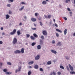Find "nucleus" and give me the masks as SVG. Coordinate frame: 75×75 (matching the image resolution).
<instances>
[{
  "instance_id": "f257e3e1",
  "label": "nucleus",
  "mask_w": 75,
  "mask_h": 75,
  "mask_svg": "<svg viewBox=\"0 0 75 75\" xmlns=\"http://www.w3.org/2000/svg\"><path fill=\"white\" fill-rule=\"evenodd\" d=\"M24 49L23 48H22L21 49V51L19 50H16L14 52L15 54H17V53H21V52L22 54H23L24 52Z\"/></svg>"
},
{
  "instance_id": "f03ea898",
  "label": "nucleus",
  "mask_w": 75,
  "mask_h": 75,
  "mask_svg": "<svg viewBox=\"0 0 75 75\" xmlns=\"http://www.w3.org/2000/svg\"><path fill=\"white\" fill-rule=\"evenodd\" d=\"M17 42V39L16 38H14L13 40V44H16Z\"/></svg>"
},
{
  "instance_id": "7ed1b4c3",
  "label": "nucleus",
  "mask_w": 75,
  "mask_h": 75,
  "mask_svg": "<svg viewBox=\"0 0 75 75\" xmlns=\"http://www.w3.org/2000/svg\"><path fill=\"white\" fill-rule=\"evenodd\" d=\"M42 32L43 35H48L47 32L46 30H42Z\"/></svg>"
},
{
  "instance_id": "20e7f679",
  "label": "nucleus",
  "mask_w": 75,
  "mask_h": 75,
  "mask_svg": "<svg viewBox=\"0 0 75 75\" xmlns=\"http://www.w3.org/2000/svg\"><path fill=\"white\" fill-rule=\"evenodd\" d=\"M3 71H4V72H5V74H6V75H9L10 74V73H9V72H7L8 71H7V69H4L3 70Z\"/></svg>"
},
{
  "instance_id": "39448f33",
  "label": "nucleus",
  "mask_w": 75,
  "mask_h": 75,
  "mask_svg": "<svg viewBox=\"0 0 75 75\" xmlns=\"http://www.w3.org/2000/svg\"><path fill=\"white\" fill-rule=\"evenodd\" d=\"M16 29H14L13 30L12 32H11L10 33V34L11 35H14V34L15 33H16Z\"/></svg>"
},
{
  "instance_id": "423d86ee",
  "label": "nucleus",
  "mask_w": 75,
  "mask_h": 75,
  "mask_svg": "<svg viewBox=\"0 0 75 75\" xmlns=\"http://www.w3.org/2000/svg\"><path fill=\"white\" fill-rule=\"evenodd\" d=\"M69 66L70 69V70H71V71H74V68H73V67H72L71 65L70 64L69 65Z\"/></svg>"
},
{
  "instance_id": "0eeeda50",
  "label": "nucleus",
  "mask_w": 75,
  "mask_h": 75,
  "mask_svg": "<svg viewBox=\"0 0 75 75\" xmlns=\"http://www.w3.org/2000/svg\"><path fill=\"white\" fill-rule=\"evenodd\" d=\"M21 67H19L18 68V70H16V71H15V72L16 73H17V72H19V71H20L21 70Z\"/></svg>"
},
{
  "instance_id": "6e6552de",
  "label": "nucleus",
  "mask_w": 75,
  "mask_h": 75,
  "mask_svg": "<svg viewBox=\"0 0 75 75\" xmlns=\"http://www.w3.org/2000/svg\"><path fill=\"white\" fill-rule=\"evenodd\" d=\"M40 56V55H38L37 56H36L35 57V60H38V59H39Z\"/></svg>"
},
{
  "instance_id": "1a4fd4ad",
  "label": "nucleus",
  "mask_w": 75,
  "mask_h": 75,
  "mask_svg": "<svg viewBox=\"0 0 75 75\" xmlns=\"http://www.w3.org/2000/svg\"><path fill=\"white\" fill-rule=\"evenodd\" d=\"M31 20L32 21L35 22V21H37V19H36V18H32L31 19Z\"/></svg>"
},
{
  "instance_id": "9d476101",
  "label": "nucleus",
  "mask_w": 75,
  "mask_h": 75,
  "mask_svg": "<svg viewBox=\"0 0 75 75\" xmlns=\"http://www.w3.org/2000/svg\"><path fill=\"white\" fill-rule=\"evenodd\" d=\"M51 52H52V53H53V54H57V51H56L55 50H52Z\"/></svg>"
},
{
  "instance_id": "9b49d317",
  "label": "nucleus",
  "mask_w": 75,
  "mask_h": 75,
  "mask_svg": "<svg viewBox=\"0 0 75 75\" xmlns=\"http://www.w3.org/2000/svg\"><path fill=\"white\" fill-rule=\"evenodd\" d=\"M43 41L42 40H40V45H42L43 44Z\"/></svg>"
},
{
  "instance_id": "f8f14e48",
  "label": "nucleus",
  "mask_w": 75,
  "mask_h": 75,
  "mask_svg": "<svg viewBox=\"0 0 75 75\" xmlns=\"http://www.w3.org/2000/svg\"><path fill=\"white\" fill-rule=\"evenodd\" d=\"M67 29H65L64 31V35H66V34H67Z\"/></svg>"
},
{
  "instance_id": "ddd939ff",
  "label": "nucleus",
  "mask_w": 75,
  "mask_h": 75,
  "mask_svg": "<svg viewBox=\"0 0 75 75\" xmlns=\"http://www.w3.org/2000/svg\"><path fill=\"white\" fill-rule=\"evenodd\" d=\"M33 63L34 62L31 61L28 63V64H29V65H32V64H33Z\"/></svg>"
},
{
  "instance_id": "4468645a",
  "label": "nucleus",
  "mask_w": 75,
  "mask_h": 75,
  "mask_svg": "<svg viewBox=\"0 0 75 75\" xmlns=\"http://www.w3.org/2000/svg\"><path fill=\"white\" fill-rule=\"evenodd\" d=\"M56 31H58V32H59V33H62V31L60 30H59V29H56Z\"/></svg>"
},
{
  "instance_id": "2eb2a0df",
  "label": "nucleus",
  "mask_w": 75,
  "mask_h": 75,
  "mask_svg": "<svg viewBox=\"0 0 75 75\" xmlns=\"http://www.w3.org/2000/svg\"><path fill=\"white\" fill-rule=\"evenodd\" d=\"M30 38L32 40H34L35 38V37H33V36H30Z\"/></svg>"
},
{
  "instance_id": "dca6fc26",
  "label": "nucleus",
  "mask_w": 75,
  "mask_h": 75,
  "mask_svg": "<svg viewBox=\"0 0 75 75\" xmlns=\"http://www.w3.org/2000/svg\"><path fill=\"white\" fill-rule=\"evenodd\" d=\"M17 33L18 34V35H19L21 34V33H20V30L18 31Z\"/></svg>"
},
{
  "instance_id": "f3484780",
  "label": "nucleus",
  "mask_w": 75,
  "mask_h": 75,
  "mask_svg": "<svg viewBox=\"0 0 75 75\" xmlns=\"http://www.w3.org/2000/svg\"><path fill=\"white\" fill-rule=\"evenodd\" d=\"M9 17H10V16H9V15H8L7 14L6 15V19H8V18H9Z\"/></svg>"
},
{
  "instance_id": "a211bd4d",
  "label": "nucleus",
  "mask_w": 75,
  "mask_h": 75,
  "mask_svg": "<svg viewBox=\"0 0 75 75\" xmlns=\"http://www.w3.org/2000/svg\"><path fill=\"white\" fill-rule=\"evenodd\" d=\"M34 68L35 69H38V65H35Z\"/></svg>"
},
{
  "instance_id": "6ab92c4d",
  "label": "nucleus",
  "mask_w": 75,
  "mask_h": 75,
  "mask_svg": "<svg viewBox=\"0 0 75 75\" xmlns=\"http://www.w3.org/2000/svg\"><path fill=\"white\" fill-rule=\"evenodd\" d=\"M57 45H59V46H61V42H59L57 44Z\"/></svg>"
},
{
  "instance_id": "aec40b11",
  "label": "nucleus",
  "mask_w": 75,
  "mask_h": 75,
  "mask_svg": "<svg viewBox=\"0 0 75 75\" xmlns=\"http://www.w3.org/2000/svg\"><path fill=\"white\" fill-rule=\"evenodd\" d=\"M47 64L48 65H50V64H51V61H49L47 62Z\"/></svg>"
},
{
  "instance_id": "412c9836",
  "label": "nucleus",
  "mask_w": 75,
  "mask_h": 75,
  "mask_svg": "<svg viewBox=\"0 0 75 75\" xmlns=\"http://www.w3.org/2000/svg\"><path fill=\"white\" fill-rule=\"evenodd\" d=\"M42 4H47V2L45 1H43L42 2Z\"/></svg>"
},
{
  "instance_id": "4be33fe9",
  "label": "nucleus",
  "mask_w": 75,
  "mask_h": 75,
  "mask_svg": "<svg viewBox=\"0 0 75 75\" xmlns=\"http://www.w3.org/2000/svg\"><path fill=\"white\" fill-rule=\"evenodd\" d=\"M70 74L72 75V74H75V71H70Z\"/></svg>"
},
{
  "instance_id": "5701e85b",
  "label": "nucleus",
  "mask_w": 75,
  "mask_h": 75,
  "mask_svg": "<svg viewBox=\"0 0 75 75\" xmlns=\"http://www.w3.org/2000/svg\"><path fill=\"white\" fill-rule=\"evenodd\" d=\"M35 44H36V43L33 42L32 43L31 45H32V46H34V45H35Z\"/></svg>"
},
{
  "instance_id": "b1692460",
  "label": "nucleus",
  "mask_w": 75,
  "mask_h": 75,
  "mask_svg": "<svg viewBox=\"0 0 75 75\" xmlns=\"http://www.w3.org/2000/svg\"><path fill=\"white\" fill-rule=\"evenodd\" d=\"M24 6H23L22 7L19 9V11H21L22 10H23V9H24Z\"/></svg>"
},
{
  "instance_id": "393cba45",
  "label": "nucleus",
  "mask_w": 75,
  "mask_h": 75,
  "mask_svg": "<svg viewBox=\"0 0 75 75\" xmlns=\"http://www.w3.org/2000/svg\"><path fill=\"white\" fill-rule=\"evenodd\" d=\"M60 68H61V69H64V66H60Z\"/></svg>"
},
{
  "instance_id": "a878e982",
  "label": "nucleus",
  "mask_w": 75,
  "mask_h": 75,
  "mask_svg": "<svg viewBox=\"0 0 75 75\" xmlns=\"http://www.w3.org/2000/svg\"><path fill=\"white\" fill-rule=\"evenodd\" d=\"M38 49L39 50L41 49V46L40 45H38Z\"/></svg>"
},
{
  "instance_id": "bb28decb",
  "label": "nucleus",
  "mask_w": 75,
  "mask_h": 75,
  "mask_svg": "<svg viewBox=\"0 0 75 75\" xmlns=\"http://www.w3.org/2000/svg\"><path fill=\"white\" fill-rule=\"evenodd\" d=\"M40 71H41V72H43L44 71V70L42 68H40Z\"/></svg>"
},
{
  "instance_id": "cd10ccee",
  "label": "nucleus",
  "mask_w": 75,
  "mask_h": 75,
  "mask_svg": "<svg viewBox=\"0 0 75 75\" xmlns=\"http://www.w3.org/2000/svg\"><path fill=\"white\" fill-rule=\"evenodd\" d=\"M51 17V15H48V16L47 17V18H50Z\"/></svg>"
},
{
  "instance_id": "c85d7f7f",
  "label": "nucleus",
  "mask_w": 75,
  "mask_h": 75,
  "mask_svg": "<svg viewBox=\"0 0 75 75\" xmlns=\"http://www.w3.org/2000/svg\"><path fill=\"white\" fill-rule=\"evenodd\" d=\"M31 74V71H30L28 72V75H30Z\"/></svg>"
},
{
  "instance_id": "c756f323",
  "label": "nucleus",
  "mask_w": 75,
  "mask_h": 75,
  "mask_svg": "<svg viewBox=\"0 0 75 75\" xmlns=\"http://www.w3.org/2000/svg\"><path fill=\"white\" fill-rule=\"evenodd\" d=\"M35 15L36 17H37V16L39 15V14L38 13H35Z\"/></svg>"
},
{
  "instance_id": "7c9ffc66",
  "label": "nucleus",
  "mask_w": 75,
  "mask_h": 75,
  "mask_svg": "<svg viewBox=\"0 0 75 75\" xmlns=\"http://www.w3.org/2000/svg\"><path fill=\"white\" fill-rule=\"evenodd\" d=\"M26 37L27 38H29L30 37V35L28 34H26Z\"/></svg>"
},
{
  "instance_id": "2f4dec72",
  "label": "nucleus",
  "mask_w": 75,
  "mask_h": 75,
  "mask_svg": "<svg viewBox=\"0 0 75 75\" xmlns=\"http://www.w3.org/2000/svg\"><path fill=\"white\" fill-rule=\"evenodd\" d=\"M66 68L67 70H68V71H69V67H68V66H67Z\"/></svg>"
},
{
  "instance_id": "473e14b6",
  "label": "nucleus",
  "mask_w": 75,
  "mask_h": 75,
  "mask_svg": "<svg viewBox=\"0 0 75 75\" xmlns=\"http://www.w3.org/2000/svg\"><path fill=\"white\" fill-rule=\"evenodd\" d=\"M33 35L35 37H37V35L35 33H34L33 34Z\"/></svg>"
},
{
  "instance_id": "72a5a7b5",
  "label": "nucleus",
  "mask_w": 75,
  "mask_h": 75,
  "mask_svg": "<svg viewBox=\"0 0 75 75\" xmlns=\"http://www.w3.org/2000/svg\"><path fill=\"white\" fill-rule=\"evenodd\" d=\"M40 25H41V26H42V25H43V24L42 23V22H40Z\"/></svg>"
},
{
  "instance_id": "f704fd0d",
  "label": "nucleus",
  "mask_w": 75,
  "mask_h": 75,
  "mask_svg": "<svg viewBox=\"0 0 75 75\" xmlns=\"http://www.w3.org/2000/svg\"><path fill=\"white\" fill-rule=\"evenodd\" d=\"M31 29H32V30H36L37 29L36 28H31Z\"/></svg>"
},
{
  "instance_id": "c9c22d12",
  "label": "nucleus",
  "mask_w": 75,
  "mask_h": 75,
  "mask_svg": "<svg viewBox=\"0 0 75 75\" xmlns=\"http://www.w3.org/2000/svg\"><path fill=\"white\" fill-rule=\"evenodd\" d=\"M41 38H42V39L43 40H44V36L42 35Z\"/></svg>"
},
{
  "instance_id": "e433bc0d",
  "label": "nucleus",
  "mask_w": 75,
  "mask_h": 75,
  "mask_svg": "<svg viewBox=\"0 0 75 75\" xmlns=\"http://www.w3.org/2000/svg\"><path fill=\"white\" fill-rule=\"evenodd\" d=\"M70 1V0H66V3H68V1Z\"/></svg>"
},
{
  "instance_id": "4c0bfd02",
  "label": "nucleus",
  "mask_w": 75,
  "mask_h": 75,
  "mask_svg": "<svg viewBox=\"0 0 75 75\" xmlns=\"http://www.w3.org/2000/svg\"><path fill=\"white\" fill-rule=\"evenodd\" d=\"M56 35L57 37H59V34H58V33H56Z\"/></svg>"
},
{
  "instance_id": "58836bf2",
  "label": "nucleus",
  "mask_w": 75,
  "mask_h": 75,
  "mask_svg": "<svg viewBox=\"0 0 75 75\" xmlns=\"http://www.w3.org/2000/svg\"><path fill=\"white\" fill-rule=\"evenodd\" d=\"M57 74L58 75H61V73L59 71L57 72Z\"/></svg>"
},
{
  "instance_id": "ea45409f",
  "label": "nucleus",
  "mask_w": 75,
  "mask_h": 75,
  "mask_svg": "<svg viewBox=\"0 0 75 75\" xmlns=\"http://www.w3.org/2000/svg\"><path fill=\"white\" fill-rule=\"evenodd\" d=\"M52 74H53V75H56V73H55V72L53 71V73H52Z\"/></svg>"
},
{
  "instance_id": "a19ab883",
  "label": "nucleus",
  "mask_w": 75,
  "mask_h": 75,
  "mask_svg": "<svg viewBox=\"0 0 75 75\" xmlns=\"http://www.w3.org/2000/svg\"><path fill=\"white\" fill-rule=\"evenodd\" d=\"M69 13H70V16H72V12H69Z\"/></svg>"
},
{
  "instance_id": "79ce46f5",
  "label": "nucleus",
  "mask_w": 75,
  "mask_h": 75,
  "mask_svg": "<svg viewBox=\"0 0 75 75\" xmlns=\"http://www.w3.org/2000/svg\"><path fill=\"white\" fill-rule=\"evenodd\" d=\"M23 17L25 19H26L27 18V16H23Z\"/></svg>"
},
{
  "instance_id": "37998d69",
  "label": "nucleus",
  "mask_w": 75,
  "mask_h": 75,
  "mask_svg": "<svg viewBox=\"0 0 75 75\" xmlns=\"http://www.w3.org/2000/svg\"><path fill=\"white\" fill-rule=\"evenodd\" d=\"M55 41L53 40L52 41V44H55Z\"/></svg>"
},
{
  "instance_id": "c03bdc74",
  "label": "nucleus",
  "mask_w": 75,
  "mask_h": 75,
  "mask_svg": "<svg viewBox=\"0 0 75 75\" xmlns=\"http://www.w3.org/2000/svg\"><path fill=\"white\" fill-rule=\"evenodd\" d=\"M3 44V41H0V44Z\"/></svg>"
},
{
  "instance_id": "a18cd8bd",
  "label": "nucleus",
  "mask_w": 75,
  "mask_h": 75,
  "mask_svg": "<svg viewBox=\"0 0 75 75\" xmlns=\"http://www.w3.org/2000/svg\"><path fill=\"white\" fill-rule=\"evenodd\" d=\"M44 16H45V17L46 18H48V17L46 15H44Z\"/></svg>"
},
{
  "instance_id": "49530a36",
  "label": "nucleus",
  "mask_w": 75,
  "mask_h": 75,
  "mask_svg": "<svg viewBox=\"0 0 75 75\" xmlns=\"http://www.w3.org/2000/svg\"><path fill=\"white\" fill-rule=\"evenodd\" d=\"M21 4H25V3H24V2H21Z\"/></svg>"
},
{
  "instance_id": "de8ad7c7",
  "label": "nucleus",
  "mask_w": 75,
  "mask_h": 75,
  "mask_svg": "<svg viewBox=\"0 0 75 75\" xmlns=\"http://www.w3.org/2000/svg\"><path fill=\"white\" fill-rule=\"evenodd\" d=\"M66 58L67 59H69V58H68V56L66 57Z\"/></svg>"
},
{
  "instance_id": "09e8293b",
  "label": "nucleus",
  "mask_w": 75,
  "mask_h": 75,
  "mask_svg": "<svg viewBox=\"0 0 75 75\" xmlns=\"http://www.w3.org/2000/svg\"><path fill=\"white\" fill-rule=\"evenodd\" d=\"M10 1H11V2H13L14 1V0H10Z\"/></svg>"
},
{
  "instance_id": "8fccbe9b",
  "label": "nucleus",
  "mask_w": 75,
  "mask_h": 75,
  "mask_svg": "<svg viewBox=\"0 0 75 75\" xmlns=\"http://www.w3.org/2000/svg\"><path fill=\"white\" fill-rule=\"evenodd\" d=\"M67 10L68 11H71V10H70V9L69 8H67Z\"/></svg>"
},
{
  "instance_id": "3c124183",
  "label": "nucleus",
  "mask_w": 75,
  "mask_h": 75,
  "mask_svg": "<svg viewBox=\"0 0 75 75\" xmlns=\"http://www.w3.org/2000/svg\"><path fill=\"white\" fill-rule=\"evenodd\" d=\"M64 19L65 20L67 21V18L65 17L64 18Z\"/></svg>"
},
{
  "instance_id": "603ef678",
  "label": "nucleus",
  "mask_w": 75,
  "mask_h": 75,
  "mask_svg": "<svg viewBox=\"0 0 75 75\" xmlns=\"http://www.w3.org/2000/svg\"><path fill=\"white\" fill-rule=\"evenodd\" d=\"M38 20H41V17H40L38 18Z\"/></svg>"
},
{
  "instance_id": "864d4df0",
  "label": "nucleus",
  "mask_w": 75,
  "mask_h": 75,
  "mask_svg": "<svg viewBox=\"0 0 75 75\" xmlns=\"http://www.w3.org/2000/svg\"><path fill=\"white\" fill-rule=\"evenodd\" d=\"M7 7H10V4H7Z\"/></svg>"
},
{
  "instance_id": "5fc2aeb1",
  "label": "nucleus",
  "mask_w": 75,
  "mask_h": 75,
  "mask_svg": "<svg viewBox=\"0 0 75 75\" xmlns=\"http://www.w3.org/2000/svg\"><path fill=\"white\" fill-rule=\"evenodd\" d=\"M55 27H58V25H57V24L56 23L55 24Z\"/></svg>"
},
{
  "instance_id": "6e6d98bb",
  "label": "nucleus",
  "mask_w": 75,
  "mask_h": 75,
  "mask_svg": "<svg viewBox=\"0 0 75 75\" xmlns=\"http://www.w3.org/2000/svg\"><path fill=\"white\" fill-rule=\"evenodd\" d=\"M2 64H3V63H0V65L1 66V67H2Z\"/></svg>"
},
{
  "instance_id": "4d7b16f0",
  "label": "nucleus",
  "mask_w": 75,
  "mask_h": 75,
  "mask_svg": "<svg viewBox=\"0 0 75 75\" xmlns=\"http://www.w3.org/2000/svg\"><path fill=\"white\" fill-rule=\"evenodd\" d=\"M22 25V23H20L19 24V25Z\"/></svg>"
},
{
  "instance_id": "13d9d810",
  "label": "nucleus",
  "mask_w": 75,
  "mask_h": 75,
  "mask_svg": "<svg viewBox=\"0 0 75 75\" xmlns=\"http://www.w3.org/2000/svg\"><path fill=\"white\" fill-rule=\"evenodd\" d=\"M1 30H3V28L1 27Z\"/></svg>"
},
{
  "instance_id": "bf43d9fd",
  "label": "nucleus",
  "mask_w": 75,
  "mask_h": 75,
  "mask_svg": "<svg viewBox=\"0 0 75 75\" xmlns=\"http://www.w3.org/2000/svg\"><path fill=\"white\" fill-rule=\"evenodd\" d=\"M33 24L35 27H36V24L35 23H34Z\"/></svg>"
},
{
  "instance_id": "052dcab7",
  "label": "nucleus",
  "mask_w": 75,
  "mask_h": 75,
  "mask_svg": "<svg viewBox=\"0 0 75 75\" xmlns=\"http://www.w3.org/2000/svg\"><path fill=\"white\" fill-rule=\"evenodd\" d=\"M2 35H5V34L4 33H2Z\"/></svg>"
},
{
  "instance_id": "680f3d73",
  "label": "nucleus",
  "mask_w": 75,
  "mask_h": 75,
  "mask_svg": "<svg viewBox=\"0 0 75 75\" xmlns=\"http://www.w3.org/2000/svg\"><path fill=\"white\" fill-rule=\"evenodd\" d=\"M11 13H12V12L11 11H10V14H11Z\"/></svg>"
},
{
  "instance_id": "e2e57ef3",
  "label": "nucleus",
  "mask_w": 75,
  "mask_h": 75,
  "mask_svg": "<svg viewBox=\"0 0 75 75\" xmlns=\"http://www.w3.org/2000/svg\"><path fill=\"white\" fill-rule=\"evenodd\" d=\"M7 64H8V65H10V62L7 63Z\"/></svg>"
},
{
  "instance_id": "0e129e2a",
  "label": "nucleus",
  "mask_w": 75,
  "mask_h": 75,
  "mask_svg": "<svg viewBox=\"0 0 75 75\" xmlns=\"http://www.w3.org/2000/svg\"><path fill=\"white\" fill-rule=\"evenodd\" d=\"M32 68V67L31 66H29V68Z\"/></svg>"
},
{
  "instance_id": "69168bd1",
  "label": "nucleus",
  "mask_w": 75,
  "mask_h": 75,
  "mask_svg": "<svg viewBox=\"0 0 75 75\" xmlns=\"http://www.w3.org/2000/svg\"><path fill=\"white\" fill-rule=\"evenodd\" d=\"M74 4H75V0H74Z\"/></svg>"
},
{
  "instance_id": "338daca9",
  "label": "nucleus",
  "mask_w": 75,
  "mask_h": 75,
  "mask_svg": "<svg viewBox=\"0 0 75 75\" xmlns=\"http://www.w3.org/2000/svg\"><path fill=\"white\" fill-rule=\"evenodd\" d=\"M50 75H52V73H50Z\"/></svg>"
},
{
  "instance_id": "774afa93",
  "label": "nucleus",
  "mask_w": 75,
  "mask_h": 75,
  "mask_svg": "<svg viewBox=\"0 0 75 75\" xmlns=\"http://www.w3.org/2000/svg\"><path fill=\"white\" fill-rule=\"evenodd\" d=\"M50 24H52V23H51V22H50Z\"/></svg>"
}]
</instances>
